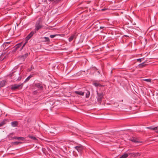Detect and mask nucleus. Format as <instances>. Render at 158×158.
Masks as SVG:
<instances>
[{"instance_id":"obj_6","label":"nucleus","mask_w":158,"mask_h":158,"mask_svg":"<svg viewBox=\"0 0 158 158\" xmlns=\"http://www.w3.org/2000/svg\"><path fill=\"white\" fill-rule=\"evenodd\" d=\"M77 150L78 152H81L83 149V147L81 145H79L74 147Z\"/></svg>"},{"instance_id":"obj_24","label":"nucleus","mask_w":158,"mask_h":158,"mask_svg":"<svg viewBox=\"0 0 158 158\" xmlns=\"http://www.w3.org/2000/svg\"><path fill=\"white\" fill-rule=\"evenodd\" d=\"M29 137L30 138L34 140L36 139V138L34 136H29Z\"/></svg>"},{"instance_id":"obj_30","label":"nucleus","mask_w":158,"mask_h":158,"mask_svg":"<svg viewBox=\"0 0 158 158\" xmlns=\"http://www.w3.org/2000/svg\"><path fill=\"white\" fill-rule=\"evenodd\" d=\"M142 59L141 58H139L137 59V60L138 61H139V62H141V60Z\"/></svg>"},{"instance_id":"obj_15","label":"nucleus","mask_w":158,"mask_h":158,"mask_svg":"<svg viewBox=\"0 0 158 158\" xmlns=\"http://www.w3.org/2000/svg\"><path fill=\"white\" fill-rule=\"evenodd\" d=\"M146 65V64H144V62L139 64L138 65V67L140 68H141L144 67Z\"/></svg>"},{"instance_id":"obj_34","label":"nucleus","mask_w":158,"mask_h":158,"mask_svg":"<svg viewBox=\"0 0 158 158\" xmlns=\"http://www.w3.org/2000/svg\"><path fill=\"white\" fill-rule=\"evenodd\" d=\"M32 66L31 67V68H30L31 70H32Z\"/></svg>"},{"instance_id":"obj_23","label":"nucleus","mask_w":158,"mask_h":158,"mask_svg":"<svg viewBox=\"0 0 158 158\" xmlns=\"http://www.w3.org/2000/svg\"><path fill=\"white\" fill-rule=\"evenodd\" d=\"M5 121H3L0 123V127L2 126L3 125L5 124Z\"/></svg>"},{"instance_id":"obj_16","label":"nucleus","mask_w":158,"mask_h":158,"mask_svg":"<svg viewBox=\"0 0 158 158\" xmlns=\"http://www.w3.org/2000/svg\"><path fill=\"white\" fill-rule=\"evenodd\" d=\"M42 39H45V40L44 41L45 42H50V40L49 39L48 37H44L43 38H42Z\"/></svg>"},{"instance_id":"obj_33","label":"nucleus","mask_w":158,"mask_h":158,"mask_svg":"<svg viewBox=\"0 0 158 158\" xmlns=\"http://www.w3.org/2000/svg\"><path fill=\"white\" fill-rule=\"evenodd\" d=\"M21 77H20V79H18L17 80H17L19 81V80H21Z\"/></svg>"},{"instance_id":"obj_32","label":"nucleus","mask_w":158,"mask_h":158,"mask_svg":"<svg viewBox=\"0 0 158 158\" xmlns=\"http://www.w3.org/2000/svg\"><path fill=\"white\" fill-rule=\"evenodd\" d=\"M54 0H48L49 1H51V2L54 1Z\"/></svg>"},{"instance_id":"obj_1","label":"nucleus","mask_w":158,"mask_h":158,"mask_svg":"<svg viewBox=\"0 0 158 158\" xmlns=\"http://www.w3.org/2000/svg\"><path fill=\"white\" fill-rule=\"evenodd\" d=\"M23 86V83L19 84H15L11 85V89L13 91L17 90L19 88L22 89Z\"/></svg>"},{"instance_id":"obj_12","label":"nucleus","mask_w":158,"mask_h":158,"mask_svg":"<svg viewBox=\"0 0 158 158\" xmlns=\"http://www.w3.org/2000/svg\"><path fill=\"white\" fill-rule=\"evenodd\" d=\"M6 81L5 80H2L0 82V87H3L6 84Z\"/></svg>"},{"instance_id":"obj_11","label":"nucleus","mask_w":158,"mask_h":158,"mask_svg":"<svg viewBox=\"0 0 158 158\" xmlns=\"http://www.w3.org/2000/svg\"><path fill=\"white\" fill-rule=\"evenodd\" d=\"M76 38L75 34H73L69 38V42H70L73 40V39Z\"/></svg>"},{"instance_id":"obj_28","label":"nucleus","mask_w":158,"mask_h":158,"mask_svg":"<svg viewBox=\"0 0 158 158\" xmlns=\"http://www.w3.org/2000/svg\"><path fill=\"white\" fill-rule=\"evenodd\" d=\"M156 128V129L154 131H155L156 132L158 133V128L157 127H155Z\"/></svg>"},{"instance_id":"obj_22","label":"nucleus","mask_w":158,"mask_h":158,"mask_svg":"<svg viewBox=\"0 0 158 158\" xmlns=\"http://www.w3.org/2000/svg\"><path fill=\"white\" fill-rule=\"evenodd\" d=\"M90 95V92L89 91H88L86 94V97L88 98L89 97Z\"/></svg>"},{"instance_id":"obj_27","label":"nucleus","mask_w":158,"mask_h":158,"mask_svg":"<svg viewBox=\"0 0 158 158\" xmlns=\"http://www.w3.org/2000/svg\"><path fill=\"white\" fill-rule=\"evenodd\" d=\"M57 35H51L50 36V37L51 38H53L54 37H56Z\"/></svg>"},{"instance_id":"obj_9","label":"nucleus","mask_w":158,"mask_h":158,"mask_svg":"<svg viewBox=\"0 0 158 158\" xmlns=\"http://www.w3.org/2000/svg\"><path fill=\"white\" fill-rule=\"evenodd\" d=\"M131 141L135 143H141V142L139 141L137 138H132V139H131Z\"/></svg>"},{"instance_id":"obj_31","label":"nucleus","mask_w":158,"mask_h":158,"mask_svg":"<svg viewBox=\"0 0 158 158\" xmlns=\"http://www.w3.org/2000/svg\"><path fill=\"white\" fill-rule=\"evenodd\" d=\"M105 27H100V29H102V28H104Z\"/></svg>"},{"instance_id":"obj_25","label":"nucleus","mask_w":158,"mask_h":158,"mask_svg":"<svg viewBox=\"0 0 158 158\" xmlns=\"http://www.w3.org/2000/svg\"><path fill=\"white\" fill-rule=\"evenodd\" d=\"M144 81H147L148 82H150L151 81V79H145L143 80Z\"/></svg>"},{"instance_id":"obj_18","label":"nucleus","mask_w":158,"mask_h":158,"mask_svg":"<svg viewBox=\"0 0 158 158\" xmlns=\"http://www.w3.org/2000/svg\"><path fill=\"white\" fill-rule=\"evenodd\" d=\"M33 76L32 75H30L25 80L24 82H26L27 81H28L29 79L32 77Z\"/></svg>"},{"instance_id":"obj_35","label":"nucleus","mask_w":158,"mask_h":158,"mask_svg":"<svg viewBox=\"0 0 158 158\" xmlns=\"http://www.w3.org/2000/svg\"><path fill=\"white\" fill-rule=\"evenodd\" d=\"M32 66L31 67V68H30L31 70H32Z\"/></svg>"},{"instance_id":"obj_8","label":"nucleus","mask_w":158,"mask_h":158,"mask_svg":"<svg viewBox=\"0 0 158 158\" xmlns=\"http://www.w3.org/2000/svg\"><path fill=\"white\" fill-rule=\"evenodd\" d=\"M13 139H18L20 140H25V138L23 137H16V136H14L12 138Z\"/></svg>"},{"instance_id":"obj_36","label":"nucleus","mask_w":158,"mask_h":158,"mask_svg":"<svg viewBox=\"0 0 158 158\" xmlns=\"http://www.w3.org/2000/svg\"><path fill=\"white\" fill-rule=\"evenodd\" d=\"M60 0H58V1H57V2H58V1H60Z\"/></svg>"},{"instance_id":"obj_37","label":"nucleus","mask_w":158,"mask_h":158,"mask_svg":"<svg viewBox=\"0 0 158 158\" xmlns=\"http://www.w3.org/2000/svg\"><path fill=\"white\" fill-rule=\"evenodd\" d=\"M98 72L99 73H99V71H98Z\"/></svg>"},{"instance_id":"obj_2","label":"nucleus","mask_w":158,"mask_h":158,"mask_svg":"<svg viewBox=\"0 0 158 158\" xmlns=\"http://www.w3.org/2000/svg\"><path fill=\"white\" fill-rule=\"evenodd\" d=\"M43 26H42L41 22L40 20H38L36 23L35 26V30L34 31H36L39 30L40 29L42 28Z\"/></svg>"},{"instance_id":"obj_13","label":"nucleus","mask_w":158,"mask_h":158,"mask_svg":"<svg viewBox=\"0 0 158 158\" xmlns=\"http://www.w3.org/2000/svg\"><path fill=\"white\" fill-rule=\"evenodd\" d=\"M11 124L13 127H16L18 124V122L16 121L12 122L11 123Z\"/></svg>"},{"instance_id":"obj_19","label":"nucleus","mask_w":158,"mask_h":158,"mask_svg":"<svg viewBox=\"0 0 158 158\" xmlns=\"http://www.w3.org/2000/svg\"><path fill=\"white\" fill-rule=\"evenodd\" d=\"M28 40H26V39H25V43L23 45V46H21V48H20V50H19V51H21V50H22L23 49V47L28 42Z\"/></svg>"},{"instance_id":"obj_3","label":"nucleus","mask_w":158,"mask_h":158,"mask_svg":"<svg viewBox=\"0 0 158 158\" xmlns=\"http://www.w3.org/2000/svg\"><path fill=\"white\" fill-rule=\"evenodd\" d=\"M22 45V43L16 44L12 49V52H14L19 50Z\"/></svg>"},{"instance_id":"obj_5","label":"nucleus","mask_w":158,"mask_h":158,"mask_svg":"<svg viewBox=\"0 0 158 158\" xmlns=\"http://www.w3.org/2000/svg\"><path fill=\"white\" fill-rule=\"evenodd\" d=\"M36 33V31H32L26 37V40H28L33 35Z\"/></svg>"},{"instance_id":"obj_7","label":"nucleus","mask_w":158,"mask_h":158,"mask_svg":"<svg viewBox=\"0 0 158 158\" xmlns=\"http://www.w3.org/2000/svg\"><path fill=\"white\" fill-rule=\"evenodd\" d=\"M35 86L39 89L42 90L43 89L42 84L40 83L35 84Z\"/></svg>"},{"instance_id":"obj_20","label":"nucleus","mask_w":158,"mask_h":158,"mask_svg":"<svg viewBox=\"0 0 158 158\" xmlns=\"http://www.w3.org/2000/svg\"><path fill=\"white\" fill-rule=\"evenodd\" d=\"M93 85L96 87L101 86H102V85L99 83L96 82L94 83Z\"/></svg>"},{"instance_id":"obj_14","label":"nucleus","mask_w":158,"mask_h":158,"mask_svg":"<svg viewBox=\"0 0 158 158\" xmlns=\"http://www.w3.org/2000/svg\"><path fill=\"white\" fill-rule=\"evenodd\" d=\"M75 93L76 94H78L79 95L83 96L84 95V92H83L80 91H76L75 92Z\"/></svg>"},{"instance_id":"obj_17","label":"nucleus","mask_w":158,"mask_h":158,"mask_svg":"<svg viewBox=\"0 0 158 158\" xmlns=\"http://www.w3.org/2000/svg\"><path fill=\"white\" fill-rule=\"evenodd\" d=\"M128 156V155L127 153H125L122 156L119 158H126Z\"/></svg>"},{"instance_id":"obj_21","label":"nucleus","mask_w":158,"mask_h":158,"mask_svg":"<svg viewBox=\"0 0 158 158\" xmlns=\"http://www.w3.org/2000/svg\"><path fill=\"white\" fill-rule=\"evenodd\" d=\"M147 128L154 131L156 129V128H155V127H154L153 126H151L150 127H147Z\"/></svg>"},{"instance_id":"obj_10","label":"nucleus","mask_w":158,"mask_h":158,"mask_svg":"<svg viewBox=\"0 0 158 158\" xmlns=\"http://www.w3.org/2000/svg\"><path fill=\"white\" fill-rule=\"evenodd\" d=\"M131 154L132 156H133L134 157H136L138 156H140V154L139 152H137V153H132L130 154Z\"/></svg>"},{"instance_id":"obj_26","label":"nucleus","mask_w":158,"mask_h":158,"mask_svg":"<svg viewBox=\"0 0 158 158\" xmlns=\"http://www.w3.org/2000/svg\"><path fill=\"white\" fill-rule=\"evenodd\" d=\"M22 143V142H14L13 143V144H14L17 145L18 144H19V143Z\"/></svg>"},{"instance_id":"obj_4","label":"nucleus","mask_w":158,"mask_h":158,"mask_svg":"<svg viewBox=\"0 0 158 158\" xmlns=\"http://www.w3.org/2000/svg\"><path fill=\"white\" fill-rule=\"evenodd\" d=\"M97 94L98 95L97 99L98 102L99 103H100L103 98L104 95L102 93H99L98 92H97Z\"/></svg>"},{"instance_id":"obj_29","label":"nucleus","mask_w":158,"mask_h":158,"mask_svg":"<svg viewBox=\"0 0 158 158\" xmlns=\"http://www.w3.org/2000/svg\"><path fill=\"white\" fill-rule=\"evenodd\" d=\"M28 55V53H26L23 56V57H24L25 58L27 57Z\"/></svg>"}]
</instances>
